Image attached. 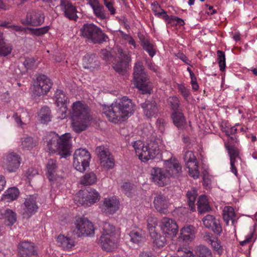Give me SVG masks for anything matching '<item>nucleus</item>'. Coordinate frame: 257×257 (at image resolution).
Wrapping results in <instances>:
<instances>
[{"instance_id": "2eb2a0df", "label": "nucleus", "mask_w": 257, "mask_h": 257, "mask_svg": "<svg viewBox=\"0 0 257 257\" xmlns=\"http://www.w3.org/2000/svg\"><path fill=\"white\" fill-rule=\"evenodd\" d=\"M152 179L159 186H164L168 184L169 177L166 170L154 167L151 171Z\"/></svg>"}, {"instance_id": "8fccbe9b", "label": "nucleus", "mask_w": 257, "mask_h": 257, "mask_svg": "<svg viewBox=\"0 0 257 257\" xmlns=\"http://www.w3.org/2000/svg\"><path fill=\"white\" fill-rule=\"evenodd\" d=\"M100 163L101 166L107 169H111L114 166V160L111 154L109 157L106 156L102 160H100Z\"/></svg>"}, {"instance_id": "f8f14e48", "label": "nucleus", "mask_w": 257, "mask_h": 257, "mask_svg": "<svg viewBox=\"0 0 257 257\" xmlns=\"http://www.w3.org/2000/svg\"><path fill=\"white\" fill-rule=\"evenodd\" d=\"M17 249L20 257H38L34 244L31 241H21L18 244Z\"/></svg>"}, {"instance_id": "c85d7f7f", "label": "nucleus", "mask_w": 257, "mask_h": 257, "mask_svg": "<svg viewBox=\"0 0 257 257\" xmlns=\"http://www.w3.org/2000/svg\"><path fill=\"white\" fill-rule=\"evenodd\" d=\"M130 241L133 243L140 244L145 241V237L144 231L140 228L132 230L129 233Z\"/></svg>"}, {"instance_id": "a19ab883", "label": "nucleus", "mask_w": 257, "mask_h": 257, "mask_svg": "<svg viewBox=\"0 0 257 257\" xmlns=\"http://www.w3.org/2000/svg\"><path fill=\"white\" fill-rule=\"evenodd\" d=\"M75 203L78 206H88L84 190H80L74 198Z\"/></svg>"}, {"instance_id": "20e7f679", "label": "nucleus", "mask_w": 257, "mask_h": 257, "mask_svg": "<svg viewBox=\"0 0 257 257\" xmlns=\"http://www.w3.org/2000/svg\"><path fill=\"white\" fill-rule=\"evenodd\" d=\"M133 146L139 159L144 162L154 159L160 153L158 143L155 140H151L146 145L140 140L136 141Z\"/></svg>"}, {"instance_id": "39448f33", "label": "nucleus", "mask_w": 257, "mask_h": 257, "mask_svg": "<svg viewBox=\"0 0 257 257\" xmlns=\"http://www.w3.org/2000/svg\"><path fill=\"white\" fill-rule=\"evenodd\" d=\"M134 80L136 87L143 94H150L152 90V84L148 80L144 71L143 63L137 61L134 67Z\"/></svg>"}, {"instance_id": "1a4fd4ad", "label": "nucleus", "mask_w": 257, "mask_h": 257, "mask_svg": "<svg viewBox=\"0 0 257 257\" xmlns=\"http://www.w3.org/2000/svg\"><path fill=\"white\" fill-rule=\"evenodd\" d=\"M52 85V83L49 78L45 75H40L35 81L33 94L38 96L45 95L49 91Z\"/></svg>"}, {"instance_id": "423d86ee", "label": "nucleus", "mask_w": 257, "mask_h": 257, "mask_svg": "<svg viewBox=\"0 0 257 257\" xmlns=\"http://www.w3.org/2000/svg\"><path fill=\"white\" fill-rule=\"evenodd\" d=\"M81 35L93 44H102L108 40V36L94 24H84L80 29Z\"/></svg>"}, {"instance_id": "3c124183", "label": "nucleus", "mask_w": 257, "mask_h": 257, "mask_svg": "<svg viewBox=\"0 0 257 257\" xmlns=\"http://www.w3.org/2000/svg\"><path fill=\"white\" fill-rule=\"evenodd\" d=\"M54 97L58 105L60 104H62L63 105L66 102L67 99L64 92L61 90L58 89L56 91Z\"/></svg>"}, {"instance_id": "a878e982", "label": "nucleus", "mask_w": 257, "mask_h": 257, "mask_svg": "<svg viewBox=\"0 0 257 257\" xmlns=\"http://www.w3.org/2000/svg\"><path fill=\"white\" fill-rule=\"evenodd\" d=\"M100 243L102 249L106 251H111L117 247L116 239L114 238L101 236Z\"/></svg>"}, {"instance_id": "5701e85b", "label": "nucleus", "mask_w": 257, "mask_h": 257, "mask_svg": "<svg viewBox=\"0 0 257 257\" xmlns=\"http://www.w3.org/2000/svg\"><path fill=\"white\" fill-rule=\"evenodd\" d=\"M156 209L160 213H166L167 212L168 199L165 195L158 194L154 200Z\"/></svg>"}, {"instance_id": "603ef678", "label": "nucleus", "mask_w": 257, "mask_h": 257, "mask_svg": "<svg viewBox=\"0 0 257 257\" xmlns=\"http://www.w3.org/2000/svg\"><path fill=\"white\" fill-rule=\"evenodd\" d=\"M217 61L220 70L221 71H223L226 66L225 53L221 50H218L217 51Z\"/></svg>"}, {"instance_id": "c756f323", "label": "nucleus", "mask_w": 257, "mask_h": 257, "mask_svg": "<svg viewBox=\"0 0 257 257\" xmlns=\"http://www.w3.org/2000/svg\"><path fill=\"white\" fill-rule=\"evenodd\" d=\"M84 192L88 206L96 203L100 199V195L95 189L89 188L84 190Z\"/></svg>"}, {"instance_id": "2f4dec72", "label": "nucleus", "mask_w": 257, "mask_h": 257, "mask_svg": "<svg viewBox=\"0 0 257 257\" xmlns=\"http://www.w3.org/2000/svg\"><path fill=\"white\" fill-rule=\"evenodd\" d=\"M197 208L199 213L202 214L211 210L206 197L205 195H201L197 201Z\"/></svg>"}, {"instance_id": "774afa93", "label": "nucleus", "mask_w": 257, "mask_h": 257, "mask_svg": "<svg viewBox=\"0 0 257 257\" xmlns=\"http://www.w3.org/2000/svg\"><path fill=\"white\" fill-rule=\"evenodd\" d=\"M104 4L109 11L111 15H114L115 13V10L113 8L111 3H110L109 1H107L106 2H104Z\"/></svg>"}, {"instance_id": "09e8293b", "label": "nucleus", "mask_w": 257, "mask_h": 257, "mask_svg": "<svg viewBox=\"0 0 257 257\" xmlns=\"http://www.w3.org/2000/svg\"><path fill=\"white\" fill-rule=\"evenodd\" d=\"M225 147L228 151L230 160H235L236 158H239V152L236 147L234 146H230L227 144H225Z\"/></svg>"}, {"instance_id": "7c9ffc66", "label": "nucleus", "mask_w": 257, "mask_h": 257, "mask_svg": "<svg viewBox=\"0 0 257 257\" xmlns=\"http://www.w3.org/2000/svg\"><path fill=\"white\" fill-rule=\"evenodd\" d=\"M12 46L6 42L3 34L0 32V56L6 57L12 52Z\"/></svg>"}, {"instance_id": "f3484780", "label": "nucleus", "mask_w": 257, "mask_h": 257, "mask_svg": "<svg viewBox=\"0 0 257 257\" xmlns=\"http://www.w3.org/2000/svg\"><path fill=\"white\" fill-rule=\"evenodd\" d=\"M141 107L143 109V113L148 118L155 117L159 111V105L154 99H147L142 103Z\"/></svg>"}, {"instance_id": "b1692460", "label": "nucleus", "mask_w": 257, "mask_h": 257, "mask_svg": "<svg viewBox=\"0 0 257 257\" xmlns=\"http://www.w3.org/2000/svg\"><path fill=\"white\" fill-rule=\"evenodd\" d=\"M83 65L85 68L90 69L93 71L99 66V63L94 54H87L83 58Z\"/></svg>"}, {"instance_id": "864d4df0", "label": "nucleus", "mask_w": 257, "mask_h": 257, "mask_svg": "<svg viewBox=\"0 0 257 257\" xmlns=\"http://www.w3.org/2000/svg\"><path fill=\"white\" fill-rule=\"evenodd\" d=\"M169 104L171 106V109L173 112L179 111L180 101L176 96L170 97L168 100Z\"/></svg>"}, {"instance_id": "72a5a7b5", "label": "nucleus", "mask_w": 257, "mask_h": 257, "mask_svg": "<svg viewBox=\"0 0 257 257\" xmlns=\"http://www.w3.org/2000/svg\"><path fill=\"white\" fill-rule=\"evenodd\" d=\"M58 245L62 247L64 249L71 248L74 246V241L63 235H59L57 239Z\"/></svg>"}, {"instance_id": "79ce46f5", "label": "nucleus", "mask_w": 257, "mask_h": 257, "mask_svg": "<svg viewBox=\"0 0 257 257\" xmlns=\"http://www.w3.org/2000/svg\"><path fill=\"white\" fill-rule=\"evenodd\" d=\"M96 182V176L93 172L85 174L80 180V183L84 185H90Z\"/></svg>"}, {"instance_id": "dca6fc26", "label": "nucleus", "mask_w": 257, "mask_h": 257, "mask_svg": "<svg viewBox=\"0 0 257 257\" xmlns=\"http://www.w3.org/2000/svg\"><path fill=\"white\" fill-rule=\"evenodd\" d=\"M119 60L113 63V68L115 71L119 73L123 74L128 67V63L131 61L129 55L125 54L122 49L119 48L117 49Z\"/></svg>"}, {"instance_id": "e2e57ef3", "label": "nucleus", "mask_w": 257, "mask_h": 257, "mask_svg": "<svg viewBox=\"0 0 257 257\" xmlns=\"http://www.w3.org/2000/svg\"><path fill=\"white\" fill-rule=\"evenodd\" d=\"M35 61L33 58H27L23 64L27 69H30L33 66Z\"/></svg>"}, {"instance_id": "bf43d9fd", "label": "nucleus", "mask_w": 257, "mask_h": 257, "mask_svg": "<svg viewBox=\"0 0 257 257\" xmlns=\"http://www.w3.org/2000/svg\"><path fill=\"white\" fill-rule=\"evenodd\" d=\"M178 88L183 97L185 100H187L188 97L190 95V91L183 84H178Z\"/></svg>"}, {"instance_id": "4d7b16f0", "label": "nucleus", "mask_w": 257, "mask_h": 257, "mask_svg": "<svg viewBox=\"0 0 257 257\" xmlns=\"http://www.w3.org/2000/svg\"><path fill=\"white\" fill-rule=\"evenodd\" d=\"M214 250L217 251L218 253L221 254L223 252V247L221 245V242L216 237L210 243Z\"/></svg>"}, {"instance_id": "6ab92c4d", "label": "nucleus", "mask_w": 257, "mask_h": 257, "mask_svg": "<svg viewBox=\"0 0 257 257\" xmlns=\"http://www.w3.org/2000/svg\"><path fill=\"white\" fill-rule=\"evenodd\" d=\"M21 164V158L16 153H9L5 162V168L9 172H15Z\"/></svg>"}, {"instance_id": "ea45409f", "label": "nucleus", "mask_w": 257, "mask_h": 257, "mask_svg": "<svg viewBox=\"0 0 257 257\" xmlns=\"http://www.w3.org/2000/svg\"><path fill=\"white\" fill-rule=\"evenodd\" d=\"M195 253L197 257H213L211 250L203 245H200L196 247Z\"/></svg>"}, {"instance_id": "052dcab7", "label": "nucleus", "mask_w": 257, "mask_h": 257, "mask_svg": "<svg viewBox=\"0 0 257 257\" xmlns=\"http://www.w3.org/2000/svg\"><path fill=\"white\" fill-rule=\"evenodd\" d=\"M157 15H158V17L163 19L168 24H170V22H171V21H172V20H173L172 19L173 16H168L164 10H161V12L158 13L157 14Z\"/></svg>"}, {"instance_id": "6e6d98bb", "label": "nucleus", "mask_w": 257, "mask_h": 257, "mask_svg": "<svg viewBox=\"0 0 257 257\" xmlns=\"http://www.w3.org/2000/svg\"><path fill=\"white\" fill-rule=\"evenodd\" d=\"M154 239V243L159 247H163L166 243V239L165 236H161L156 232V235L155 237H151Z\"/></svg>"}, {"instance_id": "9b49d317", "label": "nucleus", "mask_w": 257, "mask_h": 257, "mask_svg": "<svg viewBox=\"0 0 257 257\" xmlns=\"http://www.w3.org/2000/svg\"><path fill=\"white\" fill-rule=\"evenodd\" d=\"M78 237L86 236L94 233V229L91 222L87 218L79 217L75 223Z\"/></svg>"}, {"instance_id": "6e6552de", "label": "nucleus", "mask_w": 257, "mask_h": 257, "mask_svg": "<svg viewBox=\"0 0 257 257\" xmlns=\"http://www.w3.org/2000/svg\"><path fill=\"white\" fill-rule=\"evenodd\" d=\"M44 20V14L42 11L30 9L27 12L25 18L21 20V23L25 25L38 27L42 25Z\"/></svg>"}, {"instance_id": "f257e3e1", "label": "nucleus", "mask_w": 257, "mask_h": 257, "mask_svg": "<svg viewBox=\"0 0 257 257\" xmlns=\"http://www.w3.org/2000/svg\"><path fill=\"white\" fill-rule=\"evenodd\" d=\"M102 107V112L109 121L114 123L125 120L135 109V104L127 96L118 98L111 105L104 104Z\"/></svg>"}, {"instance_id": "4be33fe9", "label": "nucleus", "mask_w": 257, "mask_h": 257, "mask_svg": "<svg viewBox=\"0 0 257 257\" xmlns=\"http://www.w3.org/2000/svg\"><path fill=\"white\" fill-rule=\"evenodd\" d=\"M119 204L118 200L116 198H105L101 207V210L106 214H112L118 209Z\"/></svg>"}, {"instance_id": "f03ea898", "label": "nucleus", "mask_w": 257, "mask_h": 257, "mask_svg": "<svg viewBox=\"0 0 257 257\" xmlns=\"http://www.w3.org/2000/svg\"><path fill=\"white\" fill-rule=\"evenodd\" d=\"M72 126L76 133L85 131L90 121V115L88 106L80 101L73 104L72 112Z\"/></svg>"}, {"instance_id": "4c0bfd02", "label": "nucleus", "mask_w": 257, "mask_h": 257, "mask_svg": "<svg viewBox=\"0 0 257 257\" xmlns=\"http://www.w3.org/2000/svg\"><path fill=\"white\" fill-rule=\"evenodd\" d=\"M171 118L175 126L179 128L185 123V118L182 112L180 111L173 112Z\"/></svg>"}, {"instance_id": "5fc2aeb1", "label": "nucleus", "mask_w": 257, "mask_h": 257, "mask_svg": "<svg viewBox=\"0 0 257 257\" xmlns=\"http://www.w3.org/2000/svg\"><path fill=\"white\" fill-rule=\"evenodd\" d=\"M142 46L143 49L146 50L149 55L153 57L156 54V51L154 48V45L151 44L149 41H146L143 42Z\"/></svg>"}, {"instance_id": "c03bdc74", "label": "nucleus", "mask_w": 257, "mask_h": 257, "mask_svg": "<svg viewBox=\"0 0 257 257\" xmlns=\"http://www.w3.org/2000/svg\"><path fill=\"white\" fill-rule=\"evenodd\" d=\"M186 196L188 199V205L191 208V210L194 211L195 210L194 203L197 196V191L194 189L191 191H188L187 193Z\"/></svg>"}, {"instance_id": "e433bc0d", "label": "nucleus", "mask_w": 257, "mask_h": 257, "mask_svg": "<svg viewBox=\"0 0 257 257\" xmlns=\"http://www.w3.org/2000/svg\"><path fill=\"white\" fill-rule=\"evenodd\" d=\"M223 219L227 225L229 221H231L232 224L234 221L235 213L232 207L225 206L223 210Z\"/></svg>"}, {"instance_id": "37998d69", "label": "nucleus", "mask_w": 257, "mask_h": 257, "mask_svg": "<svg viewBox=\"0 0 257 257\" xmlns=\"http://www.w3.org/2000/svg\"><path fill=\"white\" fill-rule=\"evenodd\" d=\"M37 141L30 137H24L22 139V147L23 149L31 150L36 146Z\"/></svg>"}, {"instance_id": "cd10ccee", "label": "nucleus", "mask_w": 257, "mask_h": 257, "mask_svg": "<svg viewBox=\"0 0 257 257\" xmlns=\"http://www.w3.org/2000/svg\"><path fill=\"white\" fill-rule=\"evenodd\" d=\"M89 4L92 7L95 16L101 20L106 19V14L103 6L99 4L98 0H89Z\"/></svg>"}, {"instance_id": "49530a36", "label": "nucleus", "mask_w": 257, "mask_h": 257, "mask_svg": "<svg viewBox=\"0 0 257 257\" xmlns=\"http://www.w3.org/2000/svg\"><path fill=\"white\" fill-rule=\"evenodd\" d=\"M95 152L99 160L104 159L106 156L109 157V155L111 154L109 149L103 145L96 147Z\"/></svg>"}, {"instance_id": "a211bd4d", "label": "nucleus", "mask_w": 257, "mask_h": 257, "mask_svg": "<svg viewBox=\"0 0 257 257\" xmlns=\"http://www.w3.org/2000/svg\"><path fill=\"white\" fill-rule=\"evenodd\" d=\"M161 228L164 234L170 237L175 236L178 232V225L172 219L165 217L161 221Z\"/></svg>"}, {"instance_id": "9d476101", "label": "nucleus", "mask_w": 257, "mask_h": 257, "mask_svg": "<svg viewBox=\"0 0 257 257\" xmlns=\"http://www.w3.org/2000/svg\"><path fill=\"white\" fill-rule=\"evenodd\" d=\"M184 160L189 170V175L194 179L198 178L199 175L198 163L193 152L186 151L184 154Z\"/></svg>"}, {"instance_id": "680f3d73", "label": "nucleus", "mask_w": 257, "mask_h": 257, "mask_svg": "<svg viewBox=\"0 0 257 257\" xmlns=\"http://www.w3.org/2000/svg\"><path fill=\"white\" fill-rule=\"evenodd\" d=\"M172 21H171V22H170L171 25H180V26H183L185 24L184 21L178 17L173 16L172 17Z\"/></svg>"}, {"instance_id": "69168bd1", "label": "nucleus", "mask_w": 257, "mask_h": 257, "mask_svg": "<svg viewBox=\"0 0 257 257\" xmlns=\"http://www.w3.org/2000/svg\"><path fill=\"white\" fill-rule=\"evenodd\" d=\"M27 174L28 179L31 180L34 176L38 174V171L33 168H30L28 170Z\"/></svg>"}, {"instance_id": "a18cd8bd", "label": "nucleus", "mask_w": 257, "mask_h": 257, "mask_svg": "<svg viewBox=\"0 0 257 257\" xmlns=\"http://www.w3.org/2000/svg\"><path fill=\"white\" fill-rule=\"evenodd\" d=\"M115 227L109 223L105 222L103 225V230L101 236L110 237L115 238L114 236Z\"/></svg>"}, {"instance_id": "13d9d810", "label": "nucleus", "mask_w": 257, "mask_h": 257, "mask_svg": "<svg viewBox=\"0 0 257 257\" xmlns=\"http://www.w3.org/2000/svg\"><path fill=\"white\" fill-rule=\"evenodd\" d=\"M124 193L128 196H131L132 191L134 189V185L129 182H125L121 186Z\"/></svg>"}, {"instance_id": "4468645a", "label": "nucleus", "mask_w": 257, "mask_h": 257, "mask_svg": "<svg viewBox=\"0 0 257 257\" xmlns=\"http://www.w3.org/2000/svg\"><path fill=\"white\" fill-rule=\"evenodd\" d=\"M59 7L66 18L70 20L77 21L78 17L76 7L69 0H60Z\"/></svg>"}, {"instance_id": "0eeeda50", "label": "nucleus", "mask_w": 257, "mask_h": 257, "mask_svg": "<svg viewBox=\"0 0 257 257\" xmlns=\"http://www.w3.org/2000/svg\"><path fill=\"white\" fill-rule=\"evenodd\" d=\"M90 153L85 149H77L73 155V166L80 172H84L89 167Z\"/></svg>"}, {"instance_id": "58836bf2", "label": "nucleus", "mask_w": 257, "mask_h": 257, "mask_svg": "<svg viewBox=\"0 0 257 257\" xmlns=\"http://www.w3.org/2000/svg\"><path fill=\"white\" fill-rule=\"evenodd\" d=\"M19 195V191L16 187H11L8 189L4 194L2 199L11 201L15 200Z\"/></svg>"}, {"instance_id": "7ed1b4c3", "label": "nucleus", "mask_w": 257, "mask_h": 257, "mask_svg": "<svg viewBox=\"0 0 257 257\" xmlns=\"http://www.w3.org/2000/svg\"><path fill=\"white\" fill-rule=\"evenodd\" d=\"M48 150L51 153L57 152L62 157L66 158L71 155V136L69 133H66L59 137L54 134V136L49 140L47 143Z\"/></svg>"}, {"instance_id": "de8ad7c7", "label": "nucleus", "mask_w": 257, "mask_h": 257, "mask_svg": "<svg viewBox=\"0 0 257 257\" xmlns=\"http://www.w3.org/2000/svg\"><path fill=\"white\" fill-rule=\"evenodd\" d=\"M49 30V26H45L39 28H30L28 29L29 33L32 35L37 36H40L47 33Z\"/></svg>"}, {"instance_id": "aec40b11", "label": "nucleus", "mask_w": 257, "mask_h": 257, "mask_svg": "<svg viewBox=\"0 0 257 257\" xmlns=\"http://www.w3.org/2000/svg\"><path fill=\"white\" fill-rule=\"evenodd\" d=\"M202 221L204 226L211 229L216 235H220L222 232V228L219 221L212 215L208 214L203 219Z\"/></svg>"}, {"instance_id": "412c9836", "label": "nucleus", "mask_w": 257, "mask_h": 257, "mask_svg": "<svg viewBox=\"0 0 257 257\" xmlns=\"http://www.w3.org/2000/svg\"><path fill=\"white\" fill-rule=\"evenodd\" d=\"M37 195H31L26 199L24 202V214L28 217L31 216L37 211L38 206L37 205Z\"/></svg>"}, {"instance_id": "393cba45", "label": "nucleus", "mask_w": 257, "mask_h": 257, "mask_svg": "<svg viewBox=\"0 0 257 257\" xmlns=\"http://www.w3.org/2000/svg\"><path fill=\"white\" fill-rule=\"evenodd\" d=\"M195 228L192 225H188L180 230L179 239L185 242L191 241L195 238Z\"/></svg>"}, {"instance_id": "c9c22d12", "label": "nucleus", "mask_w": 257, "mask_h": 257, "mask_svg": "<svg viewBox=\"0 0 257 257\" xmlns=\"http://www.w3.org/2000/svg\"><path fill=\"white\" fill-rule=\"evenodd\" d=\"M40 121L42 123H47L51 120V113L50 108L48 106L42 107L39 114Z\"/></svg>"}, {"instance_id": "bb28decb", "label": "nucleus", "mask_w": 257, "mask_h": 257, "mask_svg": "<svg viewBox=\"0 0 257 257\" xmlns=\"http://www.w3.org/2000/svg\"><path fill=\"white\" fill-rule=\"evenodd\" d=\"M0 218L5 220L6 223L9 226H12L17 221V214L10 209L1 210Z\"/></svg>"}, {"instance_id": "473e14b6", "label": "nucleus", "mask_w": 257, "mask_h": 257, "mask_svg": "<svg viewBox=\"0 0 257 257\" xmlns=\"http://www.w3.org/2000/svg\"><path fill=\"white\" fill-rule=\"evenodd\" d=\"M47 169V176L50 182H53L55 180V172L57 168L56 161L55 160L50 159L46 165Z\"/></svg>"}, {"instance_id": "0e129e2a", "label": "nucleus", "mask_w": 257, "mask_h": 257, "mask_svg": "<svg viewBox=\"0 0 257 257\" xmlns=\"http://www.w3.org/2000/svg\"><path fill=\"white\" fill-rule=\"evenodd\" d=\"M100 56L103 60H109L111 57V54L106 49H103L100 52Z\"/></svg>"}, {"instance_id": "338daca9", "label": "nucleus", "mask_w": 257, "mask_h": 257, "mask_svg": "<svg viewBox=\"0 0 257 257\" xmlns=\"http://www.w3.org/2000/svg\"><path fill=\"white\" fill-rule=\"evenodd\" d=\"M215 238V237L213 236L211 233H206L203 236L204 240L209 244Z\"/></svg>"}, {"instance_id": "ddd939ff", "label": "nucleus", "mask_w": 257, "mask_h": 257, "mask_svg": "<svg viewBox=\"0 0 257 257\" xmlns=\"http://www.w3.org/2000/svg\"><path fill=\"white\" fill-rule=\"evenodd\" d=\"M165 165L169 177H174L180 179L182 176V167L178 161L174 157L165 161Z\"/></svg>"}, {"instance_id": "f704fd0d", "label": "nucleus", "mask_w": 257, "mask_h": 257, "mask_svg": "<svg viewBox=\"0 0 257 257\" xmlns=\"http://www.w3.org/2000/svg\"><path fill=\"white\" fill-rule=\"evenodd\" d=\"M158 219L157 218L150 215L147 219L148 230L151 237H155L156 235V227L158 226Z\"/></svg>"}]
</instances>
